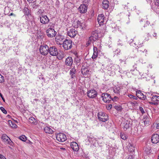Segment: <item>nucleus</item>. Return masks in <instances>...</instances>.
<instances>
[{
  "label": "nucleus",
  "mask_w": 159,
  "mask_h": 159,
  "mask_svg": "<svg viewBox=\"0 0 159 159\" xmlns=\"http://www.w3.org/2000/svg\"><path fill=\"white\" fill-rule=\"evenodd\" d=\"M44 130L45 132L46 133L52 134L53 131L49 127H45L44 128Z\"/></svg>",
  "instance_id": "27"
},
{
  "label": "nucleus",
  "mask_w": 159,
  "mask_h": 159,
  "mask_svg": "<svg viewBox=\"0 0 159 159\" xmlns=\"http://www.w3.org/2000/svg\"><path fill=\"white\" fill-rule=\"evenodd\" d=\"M136 95L139 99L145 100L146 98V96L140 90H138L136 92Z\"/></svg>",
  "instance_id": "20"
},
{
  "label": "nucleus",
  "mask_w": 159,
  "mask_h": 159,
  "mask_svg": "<svg viewBox=\"0 0 159 159\" xmlns=\"http://www.w3.org/2000/svg\"><path fill=\"white\" fill-rule=\"evenodd\" d=\"M98 54L96 53V52H95V53H93L92 57V59L93 60L96 59L98 57Z\"/></svg>",
  "instance_id": "44"
},
{
  "label": "nucleus",
  "mask_w": 159,
  "mask_h": 159,
  "mask_svg": "<svg viewBox=\"0 0 159 159\" xmlns=\"http://www.w3.org/2000/svg\"><path fill=\"white\" fill-rule=\"evenodd\" d=\"M122 128L126 131L131 128L132 125V121L130 119H125L121 123Z\"/></svg>",
  "instance_id": "1"
},
{
  "label": "nucleus",
  "mask_w": 159,
  "mask_h": 159,
  "mask_svg": "<svg viewBox=\"0 0 159 159\" xmlns=\"http://www.w3.org/2000/svg\"><path fill=\"white\" fill-rule=\"evenodd\" d=\"M57 139L59 142H63L66 139V135L64 134L60 133L57 134L56 136Z\"/></svg>",
  "instance_id": "9"
},
{
  "label": "nucleus",
  "mask_w": 159,
  "mask_h": 159,
  "mask_svg": "<svg viewBox=\"0 0 159 159\" xmlns=\"http://www.w3.org/2000/svg\"><path fill=\"white\" fill-rule=\"evenodd\" d=\"M98 54V51L97 47L94 46L93 47V53H95Z\"/></svg>",
  "instance_id": "46"
},
{
  "label": "nucleus",
  "mask_w": 159,
  "mask_h": 159,
  "mask_svg": "<svg viewBox=\"0 0 159 159\" xmlns=\"http://www.w3.org/2000/svg\"><path fill=\"white\" fill-rule=\"evenodd\" d=\"M29 121L32 123H34L36 122V120L33 117H30L29 119Z\"/></svg>",
  "instance_id": "36"
},
{
  "label": "nucleus",
  "mask_w": 159,
  "mask_h": 159,
  "mask_svg": "<svg viewBox=\"0 0 159 159\" xmlns=\"http://www.w3.org/2000/svg\"><path fill=\"white\" fill-rule=\"evenodd\" d=\"M98 31H93L91 36L89 37V40H90V42L95 41L98 39Z\"/></svg>",
  "instance_id": "11"
},
{
  "label": "nucleus",
  "mask_w": 159,
  "mask_h": 159,
  "mask_svg": "<svg viewBox=\"0 0 159 159\" xmlns=\"http://www.w3.org/2000/svg\"><path fill=\"white\" fill-rule=\"evenodd\" d=\"M153 36L155 37L156 38H157V34L156 33H154V34H153Z\"/></svg>",
  "instance_id": "59"
},
{
  "label": "nucleus",
  "mask_w": 159,
  "mask_h": 159,
  "mask_svg": "<svg viewBox=\"0 0 159 159\" xmlns=\"http://www.w3.org/2000/svg\"><path fill=\"white\" fill-rule=\"evenodd\" d=\"M87 4H81L79 8V10L82 13H85L87 11Z\"/></svg>",
  "instance_id": "15"
},
{
  "label": "nucleus",
  "mask_w": 159,
  "mask_h": 159,
  "mask_svg": "<svg viewBox=\"0 0 159 159\" xmlns=\"http://www.w3.org/2000/svg\"><path fill=\"white\" fill-rule=\"evenodd\" d=\"M139 109L140 111H141V112L142 113H144V111L143 110V108L141 107H139Z\"/></svg>",
  "instance_id": "52"
},
{
  "label": "nucleus",
  "mask_w": 159,
  "mask_h": 159,
  "mask_svg": "<svg viewBox=\"0 0 159 159\" xmlns=\"http://www.w3.org/2000/svg\"><path fill=\"white\" fill-rule=\"evenodd\" d=\"M79 27L80 28V29H83L84 28V23H83V22H81L80 21V24H79Z\"/></svg>",
  "instance_id": "41"
},
{
  "label": "nucleus",
  "mask_w": 159,
  "mask_h": 159,
  "mask_svg": "<svg viewBox=\"0 0 159 159\" xmlns=\"http://www.w3.org/2000/svg\"><path fill=\"white\" fill-rule=\"evenodd\" d=\"M105 17L103 14H101L98 16L97 18L98 21L100 25L102 24L105 20Z\"/></svg>",
  "instance_id": "18"
},
{
  "label": "nucleus",
  "mask_w": 159,
  "mask_h": 159,
  "mask_svg": "<svg viewBox=\"0 0 159 159\" xmlns=\"http://www.w3.org/2000/svg\"><path fill=\"white\" fill-rule=\"evenodd\" d=\"M89 41H90V40H89V41H88V42H87V44H89V43H90V42H89Z\"/></svg>",
  "instance_id": "61"
},
{
  "label": "nucleus",
  "mask_w": 159,
  "mask_h": 159,
  "mask_svg": "<svg viewBox=\"0 0 159 159\" xmlns=\"http://www.w3.org/2000/svg\"><path fill=\"white\" fill-rule=\"evenodd\" d=\"M0 96L2 98V100H3V101L4 102H5V99L3 98V96H2V93H0Z\"/></svg>",
  "instance_id": "54"
},
{
  "label": "nucleus",
  "mask_w": 159,
  "mask_h": 159,
  "mask_svg": "<svg viewBox=\"0 0 159 159\" xmlns=\"http://www.w3.org/2000/svg\"><path fill=\"white\" fill-rule=\"evenodd\" d=\"M19 138L20 140L23 141H25L26 140V137L24 135L20 136Z\"/></svg>",
  "instance_id": "37"
},
{
  "label": "nucleus",
  "mask_w": 159,
  "mask_h": 159,
  "mask_svg": "<svg viewBox=\"0 0 159 159\" xmlns=\"http://www.w3.org/2000/svg\"><path fill=\"white\" fill-rule=\"evenodd\" d=\"M29 6L27 4H26L23 10V11L25 14L28 16L30 15L31 10L28 8Z\"/></svg>",
  "instance_id": "22"
},
{
  "label": "nucleus",
  "mask_w": 159,
  "mask_h": 159,
  "mask_svg": "<svg viewBox=\"0 0 159 159\" xmlns=\"http://www.w3.org/2000/svg\"><path fill=\"white\" fill-rule=\"evenodd\" d=\"M119 99V98L116 96H115L114 98H112V101H116L118 100Z\"/></svg>",
  "instance_id": "49"
},
{
  "label": "nucleus",
  "mask_w": 159,
  "mask_h": 159,
  "mask_svg": "<svg viewBox=\"0 0 159 159\" xmlns=\"http://www.w3.org/2000/svg\"><path fill=\"white\" fill-rule=\"evenodd\" d=\"M89 0H84L83 2L84 3V4H86L88 3L89 2Z\"/></svg>",
  "instance_id": "51"
},
{
  "label": "nucleus",
  "mask_w": 159,
  "mask_h": 159,
  "mask_svg": "<svg viewBox=\"0 0 159 159\" xmlns=\"http://www.w3.org/2000/svg\"><path fill=\"white\" fill-rule=\"evenodd\" d=\"M0 109L5 114H7V111L5 109V108L3 107H0Z\"/></svg>",
  "instance_id": "43"
},
{
  "label": "nucleus",
  "mask_w": 159,
  "mask_h": 159,
  "mask_svg": "<svg viewBox=\"0 0 159 159\" xmlns=\"http://www.w3.org/2000/svg\"><path fill=\"white\" fill-rule=\"evenodd\" d=\"M118 45H122V43H118Z\"/></svg>",
  "instance_id": "63"
},
{
  "label": "nucleus",
  "mask_w": 159,
  "mask_h": 159,
  "mask_svg": "<svg viewBox=\"0 0 159 159\" xmlns=\"http://www.w3.org/2000/svg\"><path fill=\"white\" fill-rule=\"evenodd\" d=\"M79 24H80V21H74L73 24V26L75 28H79Z\"/></svg>",
  "instance_id": "31"
},
{
  "label": "nucleus",
  "mask_w": 159,
  "mask_h": 159,
  "mask_svg": "<svg viewBox=\"0 0 159 159\" xmlns=\"http://www.w3.org/2000/svg\"><path fill=\"white\" fill-rule=\"evenodd\" d=\"M64 39V37L61 34L57 35L55 38L57 43L59 45H61L63 44Z\"/></svg>",
  "instance_id": "13"
},
{
  "label": "nucleus",
  "mask_w": 159,
  "mask_h": 159,
  "mask_svg": "<svg viewBox=\"0 0 159 159\" xmlns=\"http://www.w3.org/2000/svg\"><path fill=\"white\" fill-rule=\"evenodd\" d=\"M143 120L145 126H147L149 125L150 118L147 116H144Z\"/></svg>",
  "instance_id": "24"
},
{
  "label": "nucleus",
  "mask_w": 159,
  "mask_h": 159,
  "mask_svg": "<svg viewBox=\"0 0 159 159\" xmlns=\"http://www.w3.org/2000/svg\"><path fill=\"white\" fill-rule=\"evenodd\" d=\"M128 96L131 99H133L134 100L137 99V98L136 97L133 96L131 94H129L128 95Z\"/></svg>",
  "instance_id": "39"
},
{
  "label": "nucleus",
  "mask_w": 159,
  "mask_h": 159,
  "mask_svg": "<svg viewBox=\"0 0 159 159\" xmlns=\"http://www.w3.org/2000/svg\"><path fill=\"white\" fill-rule=\"evenodd\" d=\"M48 27L49 28L46 31L47 36L50 38L54 37L57 34V32L54 29L51 28V26L50 25H48Z\"/></svg>",
  "instance_id": "2"
},
{
  "label": "nucleus",
  "mask_w": 159,
  "mask_h": 159,
  "mask_svg": "<svg viewBox=\"0 0 159 159\" xmlns=\"http://www.w3.org/2000/svg\"><path fill=\"white\" fill-rule=\"evenodd\" d=\"M127 159H134L133 156H129Z\"/></svg>",
  "instance_id": "55"
},
{
  "label": "nucleus",
  "mask_w": 159,
  "mask_h": 159,
  "mask_svg": "<svg viewBox=\"0 0 159 159\" xmlns=\"http://www.w3.org/2000/svg\"><path fill=\"white\" fill-rule=\"evenodd\" d=\"M147 23L148 24V25L149 24V21H147Z\"/></svg>",
  "instance_id": "64"
},
{
  "label": "nucleus",
  "mask_w": 159,
  "mask_h": 159,
  "mask_svg": "<svg viewBox=\"0 0 159 159\" xmlns=\"http://www.w3.org/2000/svg\"><path fill=\"white\" fill-rule=\"evenodd\" d=\"M68 35L71 38L74 37L77 33V32L75 29H71L68 31Z\"/></svg>",
  "instance_id": "14"
},
{
  "label": "nucleus",
  "mask_w": 159,
  "mask_h": 159,
  "mask_svg": "<svg viewBox=\"0 0 159 159\" xmlns=\"http://www.w3.org/2000/svg\"><path fill=\"white\" fill-rule=\"evenodd\" d=\"M155 6H159V0H154Z\"/></svg>",
  "instance_id": "48"
},
{
  "label": "nucleus",
  "mask_w": 159,
  "mask_h": 159,
  "mask_svg": "<svg viewBox=\"0 0 159 159\" xmlns=\"http://www.w3.org/2000/svg\"><path fill=\"white\" fill-rule=\"evenodd\" d=\"M99 120L103 122H105L108 119V116L106 113L102 112H99L98 115Z\"/></svg>",
  "instance_id": "5"
},
{
  "label": "nucleus",
  "mask_w": 159,
  "mask_h": 159,
  "mask_svg": "<svg viewBox=\"0 0 159 159\" xmlns=\"http://www.w3.org/2000/svg\"><path fill=\"white\" fill-rule=\"evenodd\" d=\"M120 136L121 138L124 140H125L127 139V137H126L125 134H120Z\"/></svg>",
  "instance_id": "45"
},
{
  "label": "nucleus",
  "mask_w": 159,
  "mask_h": 159,
  "mask_svg": "<svg viewBox=\"0 0 159 159\" xmlns=\"http://www.w3.org/2000/svg\"><path fill=\"white\" fill-rule=\"evenodd\" d=\"M151 141L154 143H158L159 142V135L157 134H153L151 138Z\"/></svg>",
  "instance_id": "17"
},
{
  "label": "nucleus",
  "mask_w": 159,
  "mask_h": 159,
  "mask_svg": "<svg viewBox=\"0 0 159 159\" xmlns=\"http://www.w3.org/2000/svg\"><path fill=\"white\" fill-rule=\"evenodd\" d=\"M73 61L72 57H67L65 61V64L67 66H71L73 64Z\"/></svg>",
  "instance_id": "21"
},
{
  "label": "nucleus",
  "mask_w": 159,
  "mask_h": 159,
  "mask_svg": "<svg viewBox=\"0 0 159 159\" xmlns=\"http://www.w3.org/2000/svg\"><path fill=\"white\" fill-rule=\"evenodd\" d=\"M89 70L87 69H84L83 68L82 69L81 72L82 74L84 75H86L89 73Z\"/></svg>",
  "instance_id": "32"
},
{
  "label": "nucleus",
  "mask_w": 159,
  "mask_h": 159,
  "mask_svg": "<svg viewBox=\"0 0 159 159\" xmlns=\"http://www.w3.org/2000/svg\"><path fill=\"white\" fill-rule=\"evenodd\" d=\"M102 100L105 102L109 103L112 101V98L109 94L107 93H103L101 96Z\"/></svg>",
  "instance_id": "6"
},
{
  "label": "nucleus",
  "mask_w": 159,
  "mask_h": 159,
  "mask_svg": "<svg viewBox=\"0 0 159 159\" xmlns=\"http://www.w3.org/2000/svg\"><path fill=\"white\" fill-rule=\"evenodd\" d=\"M138 52L140 55H143L146 56L148 52V51L146 50L145 47L143 45H141L140 46H137V48Z\"/></svg>",
  "instance_id": "7"
},
{
  "label": "nucleus",
  "mask_w": 159,
  "mask_h": 159,
  "mask_svg": "<svg viewBox=\"0 0 159 159\" xmlns=\"http://www.w3.org/2000/svg\"><path fill=\"white\" fill-rule=\"evenodd\" d=\"M70 145L73 151H77L79 150V148L78 144L76 142H71Z\"/></svg>",
  "instance_id": "19"
},
{
  "label": "nucleus",
  "mask_w": 159,
  "mask_h": 159,
  "mask_svg": "<svg viewBox=\"0 0 159 159\" xmlns=\"http://www.w3.org/2000/svg\"><path fill=\"white\" fill-rule=\"evenodd\" d=\"M138 103L136 101H134V102H129L127 104V106L131 108H133L135 106L138 105Z\"/></svg>",
  "instance_id": "26"
},
{
  "label": "nucleus",
  "mask_w": 159,
  "mask_h": 159,
  "mask_svg": "<svg viewBox=\"0 0 159 159\" xmlns=\"http://www.w3.org/2000/svg\"><path fill=\"white\" fill-rule=\"evenodd\" d=\"M156 98H157V102H159V96L156 95Z\"/></svg>",
  "instance_id": "58"
},
{
  "label": "nucleus",
  "mask_w": 159,
  "mask_h": 159,
  "mask_svg": "<svg viewBox=\"0 0 159 159\" xmlns=\"http://www.w3.org/2000/svg\"><path fill=\"white\" fill-rule=\"evenodd\" d=\"M27 1L30 2H32L33 0H27Z\"/></svg>",
  "instance_id": "62"
},
{
  "label": "nucleus",
  "mask_w": 159,
  "mask_h": 159,
  "mask_svg": "<svg viewBox=\"0 0 159 159\" xmlns=\"http://www.w3.org/2000/svg\"><path fill=\"white\" fill-rule=\"evenodd\" d=\"M146 1L150 3V2H152V1L154 2V0H146Z\"/></svg>",
  "instance_id": "57"
},
{
  "label": "nucleus",
  "mask_w": 159,
  "mask_h": 159,
  "mask_svg": "<svg viewBox=\"0 0 159 159\" xmlns=\"http://www.w3.org/2000/svg\"><path fill=\"white\" fill-rule=\"evenodd\" d=\"M156 128L157 129H159V123L157 124L156 126Z\"/></svg>",
  "instance_id": "60"
},
{
  "label": "nucleus",
  "mask_w": 159,
  "mask_h": 159,
  "mask_svg": "<svg viewBox=\"0 0 159 159\" xmlns=\"http://www.w3.org/2000/svg\"><path fill=\"white\" fill-rule=\"evenodd\" d=\"M152 102H151V104L157 105V98L156 95L153 96L151 98Z\"/></svg>",
  "instance_id": "28"
},
{
  "label": "nucleus",
  "mask_w": 159,
  "mask_h": 159,
  "mask_svg": "<svg viewBox=\"0 0 159 159\" xmlns=\"http://www.w3.org/2000/svg\"><path fill=\"white\" fill-rule=\"evenodd\" d=\"M81 61V59L80 57H76L74 59V62L76 63V64L77 65H79L80 64V62Z\"/></svg>",
  "instance_id": "30"
},
{
  "label": "nucleus",
  "mask_w": 159,
  "mask_h": 159,
  "mask_svg": "<svg viewBox=\"0 0 159 159\" xmlns=\"http://www.w3.org/2000/svg\"><path fill=\"white\" fill-rule=\"evenodd\" d=\"M109 2L107 0H103L102 6V8L104 9H107L109 7Z\"/></svg>",
  "instance_id": "25"
},
{
  "label": "nucleus",
  "mask_w": 159,
  "mask_h": 159,
  "mask_svg": "<svg viewBox=\"0 0 159 159\" xmlns=\"http://www.w3.org/2000/svg\"><path fill=\"white\" fill-rule=\"evenodd\" d=\"M97 92L94 89H92L88 91L87 96L90 98H95L97 95Z\"/></svg>",
  "instance_id": "10"
},
{
  "label": "nucleus",
  "mask_w": 159,
  "mask_h": 159,
  "mask_svg": "<svg viewBox=\"0 0 159 159\" xmlns=\"http://www.w3.org/2000/svg\"><path fill=\"white\" fill-rule=\"evenodd\" d=\"M112 107V105L111 104H109L108 106H107V108L108 110L110 109Z\"/></svg>",
  "instance_id": "50"
},
{
  "label": "nucleus",
  "mask_w": 159,
  "mask_h": 159,
  "mask_svg": "<svg viewBox=\"0 0 159 159\" xmlns=\"http://www.w3.org/2000/svg\"><path fill=\"white\" fill-rule=\"evenodd\" d=\"M76 72V70L74 67L70 70L69 74L71 79H74L75 78Z\"/></svg>",
  "instance_id": "23"
},
{
  "label": "nucleus",
  "mask_w": 159,
  "mask_h": 159,
  "mask_svg": "<svg viewBox=\"0 0 159 159\" xmlns=\"http://www.w3.org/2000/svg\"><path fill=\"white\" fill-rule=\"evenodd\" d=\"M130 145L131 146V147H132V150H130V151H134V150H135V149H134V148H135L133 146L131 145Z\"/></svg>",
  "instance_id": "56"
},
{
  "label": "nucleus",
  "mask_w": 159,
  "mask_h": 159,
  "mask_svg": "<svg viewBox=\"0 0 159 159\" xmlns=\"http://www.w3.org/2000/svg\"><path fill=\"white\" fill-rule=\"evenodd\" d=\"M121 89L120 87L117 86L115 87L114 89V92L115 93L118 94L120 95V93L121 91Z\"/></svg>",
  "instance_id": "29"
},
{
  "label": "nucleus",
  "mask_w": 159,
  "mask_h": 159,
  "mask_svg": "<svg viewBox=\"0 0 159 159\" xmlns=\"http://www.w3.org/2000/svg\"><path fill=\"white\" fill-rule=\"evenodd\" d=\"M48 51V52L52 56H57L58 54L57 50L55 46H52L49 48Z\"/></svg>",
  "instance_id": "12"
},
{
  "label": "nucleus",
  "mask_w": 159,
  "mask_h": 159,
  "mask_svg": "<svg viewBox=\"0 0 159 159\" xmlns=\"http://www.w3.org/2000/svg\"><path fill=\"white\" fill-rule=\"evenodd\" d=\"M0 159H6V158L4 156L0 154Z\"/></svg>",
  "instance_id": "53"
},
{
  "label": "nucleus",
  "mask_w": 159,
  "mask_h": 159,
  "mask_svg": "<svg viewBox=\"0 0 159 159\" xmlns=\"http://www.w3.org/2000/svg\"><path fill=\"white\" fill-rule=\"evenodd\" d=\"M88 139L89 142L91 143H93L95 140L94 137H88Z\"/></svg>",
  "instance_id": "35"
},
{
  "label": "nucleus",
  "mask_w": 159,
  "mask_h": 159,
  "mask_svg": "<svg viewBox=\"0 0 159 159\" xmlns=\"http://www.w3.org/2000/svg\"><path fill=\"white\" fill-rule=\"evenodd\" d=\"M154 10L157 13L159 14V6H156Z\"/></svg>",
  "instance_id": "42"
},
{
  "label": "nucleus",
  "mask_w": 159,
  "mask_h": 159,
  "mask_svg": "<svg viewBox=\"0 0 159 159\" xmlns=\"http://www.w3.org/2000/svg\"><path fill=\"white\" fill-rule=\"evenodd\" d=\"M4 82V77L0 74V83H3Z\"/></svg>",
  "instance_id": "40"
},
{
  "label": "nucleus",
  "mask_w": 159,
  "mask_h": 159,
  "mask_svg": "<svg viewBox=\"0 0 159 159\" xmlns=\"http://www.w3.org/2000/svg\"><path fill=\"white\" fill-rule=\"evenodd\" d=\"M49 47L47 45H41L40 47L39 51L40 53L43 55H47L49 52Z\"/></svg>",
  "instance_id": "4"
},
{
  "label": "nucleus",
  "mask_w": 159,
  "mask_h": 159,
  "mask_svg": "<svg viewBox=\"0 0 159 159\" xmlns=\"http://www.w3.org/2000/svg\"><path fill=\"white\" fill-rule=\"evenodd\" d=\"M1 139H2L3 141L6 143L10 144L11 143V142L10 138L6 134H2L1 137Z\"/></svg>",
  "instance_id": "16"
},
{
  "label": "nucleus",
  "mask_w": 159,
  "mask_h": 159,
  "mask_svg": "<svg viewBox=\"0 0 159 159\" xmlns=\"http://www.w3.org/2000/svg\"><path fill=\"white\" fill-rule=\"evenodd\" d=\"M8 123L11 127L12 128H16L17 125L14 122H13L11 120H8Z\"/></svg>",
  "instance_id": "33"
},
{
  "label": "nucleus",
  "mask_w": 159,
  "mask_h": 159,
  "mask_svg": "<svg viewBox=\"0 0 159 159\" xmlns=\"http://www.w3.org/2000/svg\"><path fill=\"white\" fill-rule=\"evenodd\" d=\"M120 54V50L118 48L114 52V54L115 55H118Z\"/></svg>",
  "instance_id": "38"
},
{
  "label": "nucleus",
  "mask_w": 159,
  "mask_h": 159,
  "mask_svg": "<svg viewBox=\"0 0 159 159\" xmlns=\"http://www.w3.org/2000/svg\"><path fill=\"white\" fill-rule=\"evenodd\" d=\"M62 46L65 50H68L71 49L72 47V42L71 40L66 39L64 41Z\"/></svg>",
  "instance_id": "3"
},
{
  "label": "nucleus",
  "mask_w": 159,
  "mask_h": 159,
  "mask_svg": "<svg viewBox=\"0 0 159 159\" xmlns=\"http://www.w3.org/2000/svg\"><path fill=\"white\" fill-rule=\"evenodd\" d=\"M40 22L43 24H47L48 23L50 20L46 15H40L39 16Z\"/></svg>",
  "instance_id": "8"
},
{
  "label": "nucleus",
  "mask_w": 159,
  "mask_h": 159,
  "mask_svg": "<svg viewBox=\"0 0 159 159\" xmlns=\"http://www.w3.org/2000/svg\"><path fill=\"white\" fill-rule=\"evenodd\" d=\"M134 44H135V46H136V48H137V46H140L141 45H143L142 43L141 42H139V40H136Z\"/></svg>",
  "instance_id": "34"
},
{
  "label": "nucleus",
  "mask_w": 159,
  "mask_h": 159,
  "mask_svg": "<svg viewBox=\"0 0 159 159\" xmlns=\"http://www.w3.org/2000/svg\"><path fill=\"white\" fill-rule=\"evenodd\" d=\"M32 6H33V8H34V9L37 8V7L39 6L38 5H36V3H35V2L34 3L32 4Z\"/></svg>",
  "instance_id": "47"
}]
</instances>
